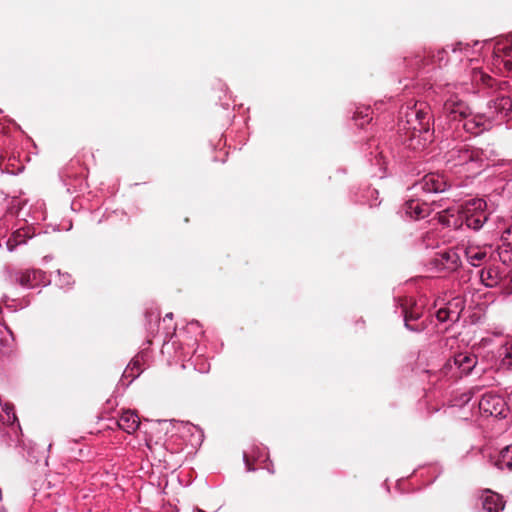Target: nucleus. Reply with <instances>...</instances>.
I'll return each mask as SVG.
<instances>
[{"label": "nucleus", "instance_id": "14", "mask_svg": "<svg viewBox=\"0 0 512 512\" xmlns=\"http://www.w3.org/2000/svg\"><path fill=\"white\" fill-rule=\"evenodd\" d=\"M495 465L499 469L507 468L512 470V445L507 446L500 451Z\"/></svg>", "mask_w": 512, "mask_h": 512}, {"label": "nucleus", "instance_id": "25", "mask_svg": "<svg viewBox=\"0 0 512 512\" xmlns=\"http://www.w3.org/2000/svg\"><path fill=\"white\" fill-rule=\"evenodd\" d=\"M244 458H245V463H246V466H247V469L249 471H253L254 470V467L252 466L251 462L249 461L247 455L245 454L244 455Z\"/></svg>", "mask_w": 512, "mask_h": 512}, {"label": "nucleus", "instance_id": "3", "mask_svg": "<svg viewBox=\"0 0 512 512\" xmlns=\"http://www.w3.org/2000/svg\"><path fill=\"white\" fill-rule=\"evenodd\" d=\"M401 310L404 317L405 327L413 332H421L426 328L424 323L411 324L422 317L423 308L419 306L413 298L401 299Z\"/></svg>", "mask_w": 512, "mask_h": 512}, {"label": "nucleus", "instance_id": "12", "mask_svg": "<svg viewBox=\"0 0 512 512\" xmlns=\"http://www.w3.org/2000/svg\"><path fill=\"white\" fill-rule=\"evenodd\" d=\"M480 280L487 287H496L502 280L499 267L490 266L482 269L480 272Z\"/></svg>", "mask_w": 512, "mask_h": 512}, {"label": "nucleus", "instance_id": "19", "mask_svg": "<svg viewBox=\"0 0 512 512\" xmlns=\"http://www.w3.org/2000/svg\"><path fill=\"white\" fill-rule=\"evenodd\" d=\"M29 237L26 230L19 229L16 232L13 233L12 237L9 239L8 244H10L12 241L14 242V245H20L26 242V238Z\"/></svg>", "mask_w": 512, "mask_h": 512}, {"label": "nucleus", "instance_id": "24", "mask_svg": "<svg viewBox=\"0 0 512 512\" xmlns=\"http://www.w3.org/2000/svg\"><path fill=\"white\" fill-rule=\"evenodd\" d=\"M8 339H0V354L4 355L8 353V349H4V347H8Z\"/></svg>", "mask_w": 512, "mask_h": 512}, {"label": "nucleus", "instance_id": "7", "mask_svg": "<svg viewBox=\"0 0 512 512\" xmlns=\"http://www.w3.org/2000/svg\"><path fill=\"white\" fill-rule=\"evenodd\" d=\"M415 187L425 192H443L446 189V181L438 174L429 173L416 183Z\"/></svg>", "mask_w": 512, "mask_h": 512}, {"label": "nucleus", "instance_id": "15", "mask_svg": "<svg viewBox=\"0 0 512 512\" xmlns=\"http://www.w3.org/2000/svg\"><path fill=\"white\" fill-rule=\"evenodd\" d=\"M497 112L507 115L512 110V100L508 96H500L490 102Z\"/></svg>", "mask_w": 512, "mask_h": 512}, {"label": "nucleus", "instance_id": "11", "mask_svg": "<svg viewBox=\"0 0 512 512\" xmlns=\"http://www.w3.org/2000/svg\"><path fill=\"white\" fill-rule=\"evenodd\" d=\"M44 278V272L38 269L21 272L17 282L25 288H32L38 285Z\"/></svg>", "mask_w": 512, "mask_h": 512}, {"label": "nucleus", "instance_id": "23", "mask_svg": "<svg viewBox=\"0 0 512 512\" xmlns=\"http://www.w3.org/2000/svg\"><path fill=\"white\" fill-rule=\"evenodd\" d=\"M506 283L504 285V292L508 295L512 294V270L506 276Z\"/></svg>", "mask_w": 512, "mask_h": 512}, {"label": "nucleus", "instance_id": "22", "mask_svg": "<svg viewBox=\"0 0 512 512\" xmlns=\"http://www.w3.org/2000/svg\"><path fill=\"white\" fill-rule=\"evenodd\" d=\"M451 311L448 308H440L437 313L436 317L440 322H446L450 318Z\"/></svg>", "mask_w": 512, "mask_h": 512}, {"label": "nucleus", "instance_id": "17", "mask_svg": "<svg viewBox=\"0 0 512 512\" xmlns=\"http://www.w3.org/2000/svg\"><path fill=\"white\" fill-rule=\"evenodd\" d=\"M17 420L14 412V407L11 404H4V408L1 411L0 423L12 425Z\"/></svg>", "mask_w": 512, "mask_h": 512}, {"label": "nucleus", "instance_id": "1", "mask_svg": "<svg viewBox=\"0 0 512 512\" xmlns=\"http://www.w3.org/2000/svg\"><path fill=\"white\" fill-rule=\"evenodd\" d=\"M405 117V123L402 122L399 128L404 134L403 143L412 149L424 147L428 141L432 119L430 108L425 103L414 104L406 108Z\"/></svg>", "mask_w": 512, "mask_h": 512}, {"label": "nucleus", "instance_id": "8", "mask_svg": "<svg viewBox=\"0 0 512 512\" xmlns=\"http://www.w3.org/2000/svg\"><path fill=\"white\" fill-rule=\"evenodd\" d=\"M481 502L485 512H501L505 506L502 496L490 490L483 492Z\"/></svg>", "mask_w": 512, "mask_h": 512}, {"label": "nucleus", "instance_id": "27", "mask_svg": "<svg viewBox=\"0 0 512 512\" xmlns=\"http://www.w3.org/2000/svg\"><path fill=\"white\" fill-rule=\"evenodd\" d=\"M168 318L172 317V313L166 315Z\"/></svg>", "mask_w": 512, "mask_h": 512}, {"label": "nucleus", "instance_id": "10", "mask_svg": "<svg viewBox=\"0 0 512 512\" xmlns=\"http://www.w3.org/2000/svg\"><path fill=\"white\" fill-rule=\"evenodd\" d=\"M117 425L128 434H133L140 426V419L135 412L130 410L124 411L117 421Z\"/></svg>", "mask_w": 512, "mask_h": 512}, {"label": "nucleus", "instance_id": "4", "mask_svg": "<svg viewBox=\"0 0 512 512\" xmlns=\"http://www.w3.org/2000/svg\"><path fill=\"white\" fill-rule=\"evenodd\" d=\"M483 160V152L478 148L470 147L468 145L451 150L448 158V162H451L454 167L470 163H481Z\"/></svg>", "mask_w": 512, "mask_h": 512}, {"label": "nucleus", "instance_id": "6", "mask_svg": "<svg viewBox=\"0 0 512 512\" xmlns=\"http://www.w3.org/2000/svg\"><path fill=\"white\" fill-rule=\"evenodd\" d=\"M460 257L454 250L438 253L432 260V264L439 269L455 271L460 266Z\"/></svg>", "mask_w": 512, "mask_h": 512}, {"label": "nucleus", "instance_id": "13", "mask_svg": "<svg viewBox=\"0 0 512 512\" xmlns=\"http://www.w3.org/2000/svg\"><path fill=\"white\" fill-rule=\"evenodd\" d=\"M465 255L471 265L478 267L485 260L487 253L478 247L469 246L465 249Z\"/></svg>", "mask_w": 512, "mask_h": 512}, {"label": "nucleus", "instance_id": "18", "mask_svg": "<svg viewBox=\"0 0 512 512\" xmlns=\"http://www.w3.org/2000/svg\"><path fill=\"white\" fill-rule=\"evenodd\" d=\"M501 399L499 397L493 396V395H484L480 402L479 406L481 409H483L485 412H489L490 414H493V410L490 409V404L492 402H496V404H500Z\"/></svg>", "mask_w": 512, "mask_h": 512}, {"label": "nucleus", "instance_id": "26", "mask_svg": "<svg viewBox=\"0 0 512 512\" xmlns=\"http://www.w3.org/2000/svg\"><path fill=\"white\" fill-rule=\"evenodd\" d=\"M196 512H206V511L198 508V509H196Z\"/></svg>", "mask_w": 512, "mask_h": 512}, {"label": "nucleus", "instance_id": "2", "mask_svg": "<svg viewBox=\"0 0 512 512\" xmlns=\"http://www.w3.org/2000/svg\"><path fill=\"white\" fill-rule=\"evenodd\" d=\"M486 202L483 199H471L464 205V218L467 227L474 230L482 228L483 224L487 221L488 216L484 212Z\"/></svg>", "mask_w": 512, "mask_h": 512}, {"label": "nucleus", "instance_id": "16", "mask_svg": "<svg viewBox=\"0 0 512 512\" xmlns=\"http://www.w3.org/2000/svg\"><path fill=\"white\" fill-rule=\"evenodd\" d=\"M455 363L458 364L464 372L470 373L476 365V358L471 355L458 354L455 357Z\"/></svg>", "mask_w": 512, "mask_h": 512}, {"label": "nucleus", "instance_id": "20", "mask_svg": "<svg viewBox=\"0 0 512 512\" xmlns=\"http://www.w3.org/2000/svg\"><path fill=\"white\" fill-rule=\"evenodd\" d=\"M354 119L356 121L362 119L363 121L360 122L358 125L359 126H364L365 123H369V121L371 120V117H370V112H369V109H365V111H360V112H356L354 114Z\"/></svg>", "mask_w": 512, "mask_h": 512}, {"label": "nucleus", "instance_id": "9", "mask_svg": "<svg viewBox=\"0 0 512 512\" xmlns=\"http://www.w3.org/2000/svg\"><path fill=\"white\" fill-rule=\"evenodd\" d=\"M405 208L406 213L415 220L426 218L432 212L431 205H429L426 202H420L419 200L415 199L407 201L405 204Z\"/></svg>", "mask_w": 512, "mask_h": 512}, {"label": "nucleus", "instance_id": "21", "mask_svg": "<svg viewBox=\"0 0 512 512\" xmlns=\"http://www.w3.org/2000/svg\"><path fill=\"white\" fill-rule=\"evenodd\" d=\"M466 121L463 124V128L470 133H477V129L479 127V123L474 119H465Z\"/></svg>", "mask_w": 512, "mask_h": 512}, {"label": "nucleus", "instance_id": "5", "mask_svg": "<svg viewBox=\"0 0 512 512\" xmlns=\"http://www.w3.org/2000/svg\"><path fill=\"white\" fill-rule=\"evenodd\" d=\"M443 112L449 121H462L472 115L470 106L457 95H451L444 102Z\"/></svg>", "mask_w": 512, "mask_h": 512}]
</instances>
